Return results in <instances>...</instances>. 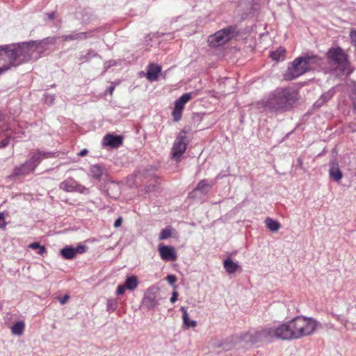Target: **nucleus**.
I'll use <instances>...</instances> for the list:
<instances>
[{
    "instance_id": "nucleus-34",
    "label": "nucleus",
    "mask_w": 356,
    "mask_h": 356,
    "mask_svg": "<svg viewBox=\"0 0 356 356\" xmlns=\"http://www.w3.org/2000/svg\"><path fill=\"white\" fill-rule=\"evenodd\" d=\"M7 225L3 213L0 212V229H4Z\"/></svg>"
},
{
    "instance_id": "nucleus-19",
    "label": "nucleus",
    "mask_w": 356,
    "mask_h": 356,
    "mask_svg": "<svg viewBox=\"0 0 356 356\" xmlns=\"http://www.w3.org/2000/svg\"><path fill=\"white\" fill-rule=\"evenodd\" d=\"M90 32H73L69 35H64L61 36L63 41L70 40H83L89 38Z\"/></svg>"
},
{
    "instance_id": "nucleus-46",
    "label": "nucleus",
    "mask_w": 356,
    "mask_h": 356,
    "mask_svg": "<svg viewBox=\"0 0 356 356\" xmlns=\"http://www.w3.org/2000/svg\"><path fill=\"white\" fill-rule=\"evenodd\" d=\"M115 90V86H109L108 88H107V92L110 94V95H112L113 91Z\"/></svg>"
},
{
    "instance_id": "nucleus-39",
    "label": "nucleus",
    "mask_w": 356,
    "mask_h": 356,
    "mask_svg": "<svg viewBox=\"0 0 356 356\" xmlns=\"http://www.w3.org/2000/svg\"><path fill=\"white\" fill-rule=\"evenodd\" d=\"M42 246L39 243H32L29 244V248L33 250H38Z\"/></svg>"
},
{
    "instance_id": "nucleus-25",
    "label": "nucleus",
    "mask_w": 356,
    "mask_h": 356,
    "mask_svg": "<svg viewBox=\"0 0 356 356\" xmlns=\"http://www.w3.org/2000/svg\"><path fill=\"white\" fill-rule=\"evenodd\" d=\"M25 330V323L19 321L15 323L11 327V332L15 336H22Z\"/></svg>"
},
{
    "instance_id": "nucleus-20",
    "label": "nucleus",
    "mask_w": 356,
    "mask_h": 356,
    "mask_svg": "<svg viewBox=\"0 0 356 356\" xmlns=\"http://www.w3.org/2000/svg\"><path fill=\"white\" fill-rule=\"evenodd\" d=\"M161 71V67L159 65L150 64L148 66L146 77L150 81H156Z\"/></svg>"
},
{
    "instance_id": "nucleus-5",
    "label": "nucleus",
    "mask_w": 356,
    "mask_h": 356,
    "mask_svg": "<svg viewBox=\"0 0 356 356\" xmlns=\"http://www.w3.org/2000/svg\"><path fill=\"white\" fill-rule=\"evenodd\" d=\"M327 59L337 76L349 75L351 73L347 56L340 47L330 49L327 52Z\"/></svg>"
},
{
    "instance_id": "nucleus-43",
    "label": "nucleus",
    "mask_w": 356,
    "mask_h": 356,
    "mask_svg": "<svg viewBox=\"0 0 356 356\" xmlns=\"http://www.w3.org/2000/svg\"><path fill=\"white\" fill-rule=\"evenodd\" d=\"M88 149H82V150H81V151L78 154V155H79V156L83 157V156H86V155L88 154Z\"/></svg>"
},
{
    "instance_id": "nucleus-40",
    "label": "nucleus",
    "mask_w": 356,
    "mask_h": 356,
    "mask_svg": "<svg viewBox=\"0 0 356 356\" xmlns=\"http://www.w3.org/2000/svg\"><path fill=\"white\" fill-rule=\"evenodd\" d=\"M178 297V293L177 291H173L172 293V296L170 298V302L174 303L177 301Z\"/></svg>"
},
{
    "instance_id": "nucleus-22",
    "label": "nucleus",
    "mask_w": 356,
    "mask_h": 356,
    "mask_svg": "<svg viewBox=\"0 0 356 356\" xmlns=\"http://www.w3.org/2000/svg\"><path fill=\"white\" fill-rule=\"evenodd\" d=\"M223 266L228 274H233L240 269L239 265L229 258H227L223 261Z\"/></svg>"
},
{
    "instance_id": "nucleus-16",
    "label": "nucleus",
    "mask_w": 356,
    "mask_h": 356,
    "mask_svg": "<svg viewBox=\"0 0 356 356\" xmlns=\"http://www.w3.org/2000/svg\"><path fill=\"white\" fill-rule=\"evenodd\" d=\"M57 38L55 36L47 37L43 40L33 41L40 55L47 49V46L54 44L56 42Z\"/></svg>"
},
{
    "instance_id": "nucleus-28",
    "label": "nucleus",
    "mask_w": 356,
    "mask_h": 356,
    "mask_svg": "<svg viewBox=\"0 0 356 356\" xmlns=\"http://www.w3.org/2000/svg\"><path fill=\"white\" fill-rule=\"evenodd\" d=\"M285 53V49L282 47H280L276 51H272L270 53V57L272 58L273 60L278 61L281 59L284 58Z\"/></svg>"
},
{
    "instance_id": "nucleus-23",
    "label": "nucleus",
    "mask_w": 356,
    "mask_h": 356,
    "mask_svg": "<svg viewBox=\"0 0 356 356\" xmlns=\"http://www.w3.org/2000/svg\"><path fill=\"white\" fill-rule=\"evenodd\" d=\"M180 310L181 311L183 315H182V320L184 326L186 328L188 327H195L197 326V322L194 320H190L188 313L187 312V309L185 307H181Z\"/></svg>"
},
{
    "instance_id": "nucleus-50",
    "label": "nucleus",
    "mask_w": 356,
    "mask_h": 356,
    "mask_svg": "<svg viewBox=\"0 0 356 356\" xmlns=\"http://www.w3.org/2000/svg\"><path fill=\"white\" fill-rule=\"evenodd\" d=\"M106 68L108 69L113 64H111V61H108V63H106Z\"/></svg>"
},
{
    "instance_id": "nucleus-38",
    "label": "nucleus",
    "mask_w": 356,
    "mask_h": 356,
    "mask_svg": "<svg viewBox=\"0 0 356 356\" xmlns=\"http://www.w3.org/2000/svg\"><path fill=\"white\" fill-rule=\"evenodd\" d=\"M166 280L170 284H174L177 280L176 277L173 275H168Z\"/></svg>"
},
{
    "instance_id": "nucleus-45",
    "label": "nucleus",
    "mask_w": 356,
    "mask_h": 356,
    "mask_svg": "<svg viewBox=\"0 0 356 356\" xmlns=\"http://www.w3.org/2000/svg\"><path fill=\"white\" fill-rule=\"evenodd\" d=\"M46 252V248L44 246H42L38 249V254L42 255Z\"/></svg>"
},
{
    "instance_id": "nucleus-29",
    "label": "nucleus",
    "mask_w": 356,
    "mask_h": 356,
    "mask_svg": "<svg viewBox=\"0 0 356 356\" xmlns=\"http://www.w3.org/2000/svg\"><path fill=\"white\" fill-rule=\"evenodd\" d=\"M172 228L170 226H168L165 228L163 229L159 234L160 240H165L168 238L172 235Z\"/></svg>"
},
{
    "instance_id": "nucleus-30",
    "label": "nucleus",
    "mask_w": 356,
    "mask_h": 356,
    "mask_svg": "<svg viewBox=\"0 0 356 356\" xmlns=\"http://www.w3.org/2000/svg\"><path fill=\"white\" fill-rule=\"evenodd\" d=\"M95 56H99V55L92 50H89L86 54L80 56L79 60L81 63H85L88 61L92 57Z\"/></svg>"
},
{
    "instance_id": "nucleus-36",
    "label": "nucleus",
    "mask_w": 356,
    "mask_h": 356,
    "mask_svg": "<svg viewBox=\"0 0 356 356\" xmlns=\"http://www.w3.org/2000/svg\"><path fill=\"white\" fill-rule=\"evenodd\" d=\"M125 289H127V287L125 286L124 284L119 285L116 290V294L117 295H122L124 293Z\"/></svg>"
},
{
    "instance_id": "nucleus-15",
    "label": "nucleus",
    "mask_w": 356,
    "mask_h": 356,
    "mask_svg": "<svg viewBox=\"0 0 356 356\" xmlns=\"http://www.w3.org/2000/svg\"><path fill=\"white\" fill-rule=\"evenodd\" d=\"M329 175L332 179L337 182L339 181L343 177L339 163L336 160H332L330 162Z\"/></svg>"
},
{
    "instance_id": "nucleus-10",
    "label": "nucleus",
    "mask_w": 356,
    "mask_h": 356,
    "mask_svg": "<svg viewBox=\"0 0 356 356\" xmlns=\"http://www.w3.org/2000/svg\"><path fill=\"white\" fill-rule=\"evenodd\" d=\"M60 189L65 192H79L84 193L87 188L79 184L74 179L69 177L60 184Z\"/></svg>"
},
{
    "instance_id": "nucleus-8",
    "label": "nucleus",
    "mask_w": 356,
    "mask_h": 356,
    "mask_svg": "<svg viewBox=\"0 0 356 356\" xmlns=\"http://www.w3.org/2000/svg\"><path fill=\"white\" fill-rule=\"evenodd\" d=\"M160 299L159 289L151 286L145 291L142 303L145 308L151 310L159 305Z\"/></svg>"
},
{
    "instance_id": "nucleus-26",
    "label": "nucleus",
    "mask_w": 356,
    "mask_h": 356,
    "mask_svg": "<svg viewBox=\"0 0 356 356\" xmlns=\"http://www.w3.org/2000/svg\"><path fill=\"white\" fill-rule=\"evenodd\" d=\"M124 284L127 289L134 291L138 285V280L136 275H131L127 277Z\"/></svg>"
},
{
    "instance_id": "nucleus-27",
    "label": "nucleus",
    "mask_w": 356,
    "mask_h": 356,
    "mask_svg": "<svg viewBox=\"0 0 356 356\" xmlns=\"http://www.w3.org/2000/svg\"><path fill=\"white\" fill-rule=\"evenodd\" d=\"M265 223L267 228L273 232H277L281 227V225L278 221L270 218H267L265 220Z\"/></svg>"
},
{
    "instance_id": "nucleus-48",
    "label": "nucleus",
    "mask_w": 356,
    "mask_h": 356,
    "mask_svg": "<svg viewBox=\"0 0 356 356\" xmlns=\"http://www.w3.org/2000/svg\"><path fill=\"white\" fill-rule=\"evenodd\" d=\"M352 91L353 93L356 94V81L353 82L352 84Z\"/></svg>"
},
{
    "instance_id": "nucleus-6",
    "label": "nucleus",
    "mask_w": 356,
    "mask_h": 356,
    "mask_svg": "<svg viewBox=\"0 0 356 356\" xmlns=\"http://www.w3.org/2000/svg\"><path fill=\"white\" fill-rule=\"evenodd\" d=\"M274 338L280 339L278 326L267 327L260 330L250 331L242 337L246 343H257L259 342L271 341Z\"/></svg>"
},
{
    "instance_id": "nucleus-35",
    "label": "nucleus",
    "mask_w": 356,
    "mask_h": 356,
    "mask_svg": "<svg viewBox=\"0 0 356 356\" xmlns=\"http://www.w3.org/2000/svg\"><path fill=\"white\" fill-rule=\"evenodd\" d=\"M10 139H11V138L10 136H7L3 140H2L0 142V148H3V147H7L9 143H10Z\"/></svg>"
},
{
    "instance_id": "nucleus-33",
    "label": "nucleus",
    "mask_w": 356,
    "mask_h": 356,
    "mask_svg": "<svg viewBox=\"0 0 356 356\" xmlns=\"http://www.w3.org/2000/svg\"><path fill=\"white\" fill-rule=\"evenodd\" d=\"M333 94V92L330 90L327 92L323 94L321 97V99H322L323 102H325L332 97Z\"/></svg>"
},
{
    "instance_id": "nucleus-18",
    "label": "nucleus",
    "mask_w": 356,
    "mask_h": 356,
    "mask_svg": "<svg viewBox=\"0 0 356 356\" xmlns=\"http://www.w3.org/2000/svg\"><path fill=\"white\" fill-rule=\"evenodd\" d=\"M104 171L105 169L101 164L91 165L88 169V175L95 179L100 180Z\"/></svg>"
},
{
    "instance_id": "nucleus-42",
    "label": "nucleus",
    "mask_w": 356,
    "mask_h": 356,
    "mask_svg": "<svg viewBox=\"0 0 356 356\" xmlns=\"http://www.w3.org/2000/svg\"><path fill=\"white\" fill-rule=\"evenodd\" d=\"M45 15L47 17V18L49 20H53L55 19V13L54 12L46 13Z\"/></svg>"
},
{
    "instance_id": "nucleus-4",
    "label": "nucleus",
    "mask_w": 356,
    "mask_h": 356,
    "mask_svg": "<svg viewBox=\"0 0 356 356\" xmlns=\"http://www.w3.org/2000/svg\"><path fill=\"white\" fill-rule=\"evenodd\" d=\"M320 58L315 55H304L296 58L284 74L286 80H293L314 69L318 65Z\"/></svg>"
},
{
    "instance_id": "nucleus-24",
    "label": "nucleus",
    "mask_w": 356,
    "mask_h": 356,
    "mask_svg": "<svg viewBox=\"0 0 356 356\" xmlns=\"http://www.w3.org/2000/svg\"><path fill=\"white\" fill-rule=\"evenodd\" d=\"M193 94L191 92L183 94L176 102L175 106L178 109L183 110L185 104L192 99Z\"/></svg>"
},
{
    "instance_id": "nucleus-37",
    "label": "nucleus",
    "mask_w": 356,
    "mask_h": 356,
    "mask_svg": "<svg viewBox=\"0 0 356 356\" xmlns=\"http://www.w3.org/2000/svg\"><path fill=\"white\" fill-rule=\"evenodd\" d=\"M350 37L352 42L356 45V30H352L350 33Z\"/></svg>"
},
{
    "instance_id": "nucleus-47",
    "label": "nucleus",
    "mask_w": 356,
    "mask_h": 356,
    "mask_svg": "<svg viewBox=\"0 0 356 356\" xmlns=\"http://www.w3.org/2000/svg\"><path fill=\"white\" fill-rule=\"evenodd\" d=\"M48 100L50 102V103H52L54 101V95L47 96L46 101H48Z\"/></svg>"
},
{
    "instance_id": "nucleus-14",
    "label": "nucleus",
    "mask_w": 356,
    "mask_h": 356,
    "mask_svg": "<svg viewBox=\"0 0 356 356\" xmlns=\"http://www.w3.org/2000/svg\"><path fill=\"white\" fill-rule=\"evenodd\" d=\"M123 142V137L122 136H115L113 134H106L102 141L104 146H109L111 147H118Z\"/></svg>"
},
{
    "instance_id": "nucleus-44",
    "label": "nucleus",
    "mask_w": 356,
    "mask_h": 356,
    "mask_svg": "<svg viewBox=\"0 0 356 356\" xmlns=\"http://www.w3.org/2000/svg\"><path fill=\"white\" fill-rule=\"evenodd\" d=\"M122 224V218H119L118 219H117L114 223V226L115 227H118L121 225Z\"/></svg>"
},
{
    "instance_id": "nucleus-3",
    "label": "nucleus",
    "mask_w": 356,
    "mask_h": 356,
    "mask_svg": "<svg viewBox=\"0 0 356 356\" xmlns=\"http://www.w3.org/2000/svg\"><path fill=\"white\" fill-rule=\"evenodd\" d=\"M0 49L7 65L10 66V69L12 67L18 66L24 62L40 57V54L33 41L2 46L0 47Z\"/></svg>"
},
{
    "instance_id": "nucleus-11",
    "label": "nucleus",
    "mask_w": 356,
    "mask_h": 356,
    "mask_svg": "<svg viewBox=\"0 0 356 356\" xmlns=\"http://www.w3.org/2000/svg\"><path fill=\"white\" fill-rule=\"evenodd\" d=\"M88 250V247L79 243L76 248L67 245L60 250L61 256L65 259H73L78 254L85 253Z\"/></svg>"
},
{
    "instance_id": "nucleus-13",
    "label": "nucleus",
    "mask_w": 356,
    "mask_h": 356,
    "mask_svg": "<svg viewBox=\"0 0 356 356\" xmlns=\"http://www.w3.org/2000/svg\"><path fill=\"white\" fill-rule=\"evenodd\" d=\"M54 156H55V153L38 150L37 152L29 154V159L27 161L31 164V165H33L32 167L35 170L43 159H48Z\"/></svg>"
},
{
    "instance_id": "nucleus-7",
    "label": "nucleus",
    "mask_w": 356,
    "mask_h": 356,
    "mask_svg": "<svg viewBox=\"0 0 356 356\" xmlns=\"http://www.w3.org/2000/svg\"><path fill=\"white\" fill-rule=\"evenodd\" d=\"M234 31V28L229 26L222 29L208 38V42L211 47H219L230 40V34Z\"/></svg>"
},
{
    "instance_id": "nucleus-49",
    "label": "nucleus",
    "mask_w": 356,
    "mask_h": 356,
    "mask_svg": "<svg viewBox=\"0 0 356 356\" xmlns=\"http://www.w3.org/2000/svg\"><path fill=\"white\" fill-rule=\"evenodd\" d=\"M332 316L337 321H341L340 316L337 314H332Z\"/></svg>"
},
{
    "instance_id": "nucleus-51",
    "label": "nucleus",
    "mask_w": 356,
    "mask_h": 356,
    "mask_svg": "<svg viewBox=\"0 0 356 356\" xmlns=\"http://www.w3.org/2000/svg\"><path fill=\"white\" fill-rule=\"evenodd\" d=\"M298 162L300 163V165L302 164L300 159H298Z\"/></svg>"
},
{
    "instance_id": "nucleus-2",
    "label": "nucleus",
    "mask_w": 356,
    "mask_h": 356,
    "mask_svg": "<svg viewBox=\"0 0 356 356\" xmlns=\"http://www.w3.org/2000/svg\"><path fill=\"white\" fill-rule=\"evenodd\" d=\"M298 98V93L294 88H278L266 99L261 100L259 104L270 112H286L293 107Z\"/></svg>"
},
{
    "instance_id": "nucleus-1",
    "label": "nucleus",
    "mask_w": 356,
    "mask_h": 356,
    "mask_svg": "<svg viewBox=\"0 0 356 356\" xmlns=\"http://www.w3.org/2000/svg\"><path fill=\"white\" fill-rule=\"evenodd\" d=\"M320 325L314 318L298 316L279 325V335L282 340L300 339L312 335Z\"/></svg>"
},
{
    "instance_id": "nucleus-32",
    "label": "nucleus",
    "mask_w": 356,
    "mask_h": 356,
    "mask_svg": "<svg viewBox=\"0 0 356 356\" xmlns=\"http://www.w3.org/2000/svg\"><path fill=\"white\" fill-rule=\"evenodd\" d=\"M181 109H178V108L175 107L174 108V110L172 111V116L175 121H179L181 118Z\"/></svg>"
},
{
    "instance_id": "nucleus-21",
    "label": "nucleus",
    "mask_w": 356,
    "mask_h": 356,
    "mask_svg": "<svg viewBox=\"0 0 356 356\" xmlns=\"http://www.w3.org/2000/svg\"><path fill=\"white\" fill-rule=\"evenodd\" d=\"M215 183V180L209 181L207 179H202L199 181L194 191H200L202 193L207 194L209 191V187H211Z\"/></svg>"
},
{
    "instance_id": "nucleus-17",
    "label": "nucleus",
    "mask_w": 356,
    "mask_h": 356,
    "mask_svg": "<svg viewBox=\"0 0 356 356\" xmlns=\"http://www.w3.org/2000/svg\"><path fill=\"white\" fill-rule=\"evenodd\" d=\"M32 166L33 165H31V164H29L26 161L21 165L15 168L12 176L18 177L26 175L35 170Z\"/></svg>"
},
{
    "instance_id": "nucleus-31",
    "label": "nucleus",
    "mask_w": 356,
    "mask_h": 356,
    "mask_svg": "<svg viewBox=\"0 0 356 356\" xmlns=\"http://www.w3.org/2000/svg\"><path fill=\"white\" fill-rule=\"evenodd\" d=\"M118 307V301L114 299H109L107 301V311L109 313L113 312Z\"/></svg>"
},
{
    "instance_id": "nucleus-41",
    "label": "nucleus",
    "mask_w": 356,
    "mask_h": 356,
    "mask_svg": "<svg viewBox=\"0 0 356 356\" xmlns=\"http://www.w3.org/2000/svg\"><path fill=\"white\" fill-rule=\"evenodd\" d=\"M70 296L68 295H65L64 297L59 299L60 303L61 305H65L67 301L69 300Z\"/></svg>"
},
{
    "instance_id": "nucleus-12",
    "label": "nucleus",
    "mask_w": 356,
    "mask_h": 356,
    "mask_svg": "<svg viewBox=\"0 0 356 356\" xmlns=\"http://www.w3.org/2000/svg\"><path fill=\"white\" fill-rule=\"evenodd\" d=\"M158 251L161 259L164 261H175L177 259V254L173 246L160 244Z\"/></svg>"
},
{
    "instance_id": "nucleus-9",
    "label": "nucleus",
    "mask_w": 356,
    "mask_h": 356,
    "mask_svg": "<svg viewBox=\"0 0 356 356\" xmlns=\"http://www.w3.org/2000/svg\"><path fill=\"white\" fill-rule=\"evenodd\" d=\"M187 144L188 141L185 132L180 133L174 142L171 151L172 158L176 161L179 160L186 149Z\"/></svg>"
}]
</instances>
